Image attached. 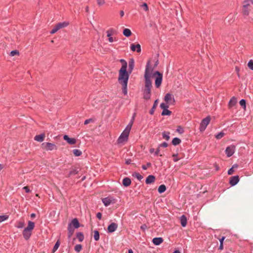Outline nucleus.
Here are the masks:
<instances>
[{
  "label": "nucleus",
  "instance_id": "1",
  "mask_svg": "<svg viewBox=\"0 0 253 253\" xmlns=\"http://www.w3.org/2000/svg\"><path fill=\"white\" fill-rule=\"evenodd\" d=\"M155 77V85L157 88L161 85L163 81V74L159 71L153 72V69L150 67V61L147 63L144 72V89L143 90V98L149 100L151 98V88L152 87V79Z\"/></svg>",
  "mask_w": 253,
  "mask_h": 253
},
{
  "label": "nucleus",
  "instance_id": "2",
  "mask_svg": "<svg viewBox=\"0 0 253 253\" xmlns=\"http://www.w3.org/2000/svg\"><path fill=\"white\" fill-rule=\"evenodd\" d=\"M122 66L119 71L118 82L122 85V91L124 95L127 94V85L129 74L127 72V62L123 59L120 60Z\"/></svg>",
  "mask_w": 253,
  "mask_h": 253
},
{
  "label": "nucleus",
  "instance_id": "3",
  "mask_svg": "<svg viewBox=\"0 0 253 253\" xmlns=\"http://www.w3.org/2000/svg\"><path fill=\"white\" fill-rule=\"evenodd\" d=\"M253 6V0H244L242 2V12L244 15L248 16Z\"/></svg>",
  "mask_w": 253,
  "mask_h": 253
},
{
  "label": "nucleus",
  "instance_id": "4",
  "mask_svg": "<svg viewBox=\"0 0 253 253\" xmlns=\"http://www.w3.org/2000/svg\"><path fill=\"white\" fill-rule=\"evenodd\" d=\"M130 131V130L126 127L125 130L123 131V132L118 138L117 140L118 143H122L124 142L127 141Z\"/></svg>",
  "mask_w": 253,
  "mask_h": 253
},
{
  "label": "nucleus",
  "instance_id": "5",
  "mask_svg": "<svg viewBox=\"0 0 253 253\" xmlns=\"http://www.w3.org/2000/svg\"><path fill=\"white\" fill-rule=\"evenodd\" d=\"M211 121V118L210 116H208L201 121L199 129L201 131H204L207 126L209 124Z\"/></svg>",
  "mask_w": 253,
  "mask_h": 253
},
{
  "label": "nucleus",
  "instance_id": "6",
  "mask_svg": "<svg viewBox=\"0 0 253 253\" xmlns=\"http://www.w3.org/2000/svg\"><path fill=\"white\" fill-rule=\"evenodd\" d=\"M165 101L169 105H173L175 103V99L172 94L168 93L164 97Z\"/></svg>",
  "mask_w": 253,
  "mask_h": 253
},
{
  "label": "nucleus",
  "instance_id": "7",
  "mask_svg": "<svg viewBox=\"0 0 253 253\" xmlns=\"http://www.w3.org/2000/svg\"><path fill=\"white\" fill-rule=\"evenodd\" d=\"M42 147L45 149L46 150L51 151L54 149H56V145L51 143L49 142H44L42 144Z\"/></svg>",
  "mask_w": 253,
  "mask_h": 253
},
{
  "label": "nucleus",
  "instance_id": "8",
  "mask_svg": "<svg viewBox=\"0 0 253 253\" xmlns=\"http://www.w3.org/2000/svg\"><path fill=\"white\" fill-rule=\"evenodd\" d=\"M235 151V146L231 145L228 146L225 150V153L228 157H230L233 155Z\"/></svg>",
  "mask_w": 253,
  "mask_h": 253
},
{
  "label": "nucleus",
  "instance_id": "9",
  "mask_svg": "<svg viewBox=\"0 0 253 253\" xmlns=\"http://www.w3.org/2000/svg\"><path fill=\"white\" fill-rule=\"evenodd\" d=\"M102 202L105 206L107 207L111 203H115V199L111 197H107L102 199Z\"/></svg>",
  "mask_w": 253,
  "mask_h": 253
},
{
  "label": "nucleus",
  "instance_id": "10",
  "mask_svg": "<svg viewBox=\"0 0 253 253\" xmlns=\"http://www.w3.org/2000/svg\"><path fill=\"white\" fill-rule=\"evenodd\" d=\"M239 181V177L238 175L233 176L230 177L229 180L230 184L233 186L236 185Z\"/></svg>",
  "mask_w": 253,
  "mask_h": 253
},
{
  "label": "nucleus",
  "instance_id": "11",
  "mask_svg": "<svg viewBox=\"0 0 253 253\" xmlns=\"http://www.w3.org/2000/svg\"><path fill=\"white\" fill-rule=\"evenodd\" d=\"M130 49L132 51H136L137 52H141V46L139 43H137L135 44L134 43H132L130 45Z\"/></svg>",
  "mask_w": 253,
  "mask_h": 253
},
{
  "label": "nucleus",
  "instance_id": "12",
  "mask_svg": "<svg viewBox=\"0 0 253 253\" xmlns=\"http://www.w3.org/2000/svg\"><path fill=\"white\" fill-rule=\"evenodd\" d=\"M63 139L71 145L75 144L76 143V139L75 138H70L67 135H64Z\"/></svg>",
  "mask_w": 253,
  "mask_h": 253
},
{
  "label": "nucleus",
  "instance_id": "13",
  "mask_svg": "<svg viewBox=\"0 0 253 253\" xmlns=\"http://www.w3.org/2000/svg\"><path fill=\"white\" fill-rule=\"evenodd\" d=\"M118 225L115 223H112L108 226V232L112 233L114 232L117 228Z\"/></svg>",
  "mask_w": 253,
  "mask_h": 253
},
{
  "label": "nucleus",
  "instance_id": "14",
  "mask_svg": "<svg viewBox=\"0 0 253 253\" xmlns=\"http://www.w3.org/2000/svg\"><path fill=\"white\" fill-rule=\"evenodd\" d=\"M32 235V231L28 230L26 229H24L23 231V236L25 240H28Z\"/></svg>",
  "mask_w": 253,
  "mask_h": 253
},
{
  "label": "nucleus",
  "instance_id": "15",
  "mask_svg": "<svg viewBox=\"0 0 253 253\" xmlns=\"http://www.w3.org/2000/svg\"><path fill=\"white\" fill-rule=\"evenodd\" d=\"M134 60L133 59H131L129 61L128 69V71H127L129 75L131 73V72L134 68Z\"/></svg>",
  "mask_w": 253,
  "mask_h": 253
},
{
  "label": "nucleus",
  "instance_id": "16",
  "mask_svg": "<svg viewBox=\"0 0 253 253\" xmlns=\"http://www.w3.org/2000/svg\"><path fill=\"white\" fill-rule=\"evenodd\" d=\"M163 241L161 237H155L153 239L152 242L155 245L158 246L163 243Z\"/></svg>",
  "mask_w": 253,
  "mask_h": 253
},
{
  "label": "nucleus",
  "instance_id": "17",
  "mask_svg": "<svg viewBox=\"0 0 253 253\" xmlns=\"http://www.w3.org/2000/svg\"><path fill=\"white\" fill-rule=\"evenodd\" d=\"M155 177L153 175H149L146 178L145 182L147 184H150L153 183L155 181Z\"/></svg>",
  "mask_w": 253,
  "mask_h": 253
},
{
  "label": "nucleus",
  "instance_id": "18",
  "mask_svg": "<svg viewBox=\"0 0 253 253\" xmlns=\"http://www.w3.org/2000/svg\"><path fill=\"white\" fill-rule=\"evenodd\" d=\"M68 25H69L68 22L64 21L63 22L58 23L55 26H56L58 30H59L60 29H62V28L67 27Z\"/></svg>",
  "mask_w": 253,
  "mask_h": 253
},
{
  "label": "nucleus",
  "instance_id": "19",
  "mask_svg": "<svg viewBox=\"0 0 253 253\" xmlns=\"http://www.w3.org/2000/svg\"><path fill=\"white\" fill-rule=\"evenodd\" d=\"M74 232V229L71 226V224H69L68 227V235L69 238H70L72 237Z\"/></svg>",
  "mask_w": 253,
  "mask_h": 253
},
{
  "label": "nucleus",
  "instance_id": "20",
  "mask_svg": "<svg viewBox=\"0 0 253 253\" xmlns=\"http://www.w3.org/2000/svg\"><path fill=\"white\" fill-rule=\"evenodd\" d=\"M45 135L44 134L42 133L39 135H37L35 137V140L37 141L42 142L43 141Z\"/></svg>",
  "mask_w": 253,
  "mask_h": 253
},
{
  "label": "nucleus",
  "instance_id": "21",
  "mask_svg": "<svg viewBox=\"0 0 253 253\" xmlns=\"http://www.w3.org/2000/svg\"><path fill=\"white\" fill-rule=\"evenodd\" d=\"M180 223L182 227H184L187 224V218L184 215H182L180 218Z\"/></svg>",
  "mask_w": 253,
  "mask_h": 253
},
{
  "label": "nucleus",
  "instance_id": "22",
  "mask_svg": "<svg viewBox=\"0 0 253 253\" xmlns=\"http://www.w3.org/2000/svg\"><path fill=\"white\" fill-rule=\"evenodd\" d=\"M70 224H71V226H74V228H78L80 227V223L77 218L73 219Z\"/></svg>",
  "mask_w": 253,
  "mask_h": 253
},
{
  "label": "nucleus",
  "instance_id": "23",
  "mask_svg": "<svg viewBox=\"0 0 253 253\" xmlns=\"http://www.w3.org/2000/svg\"><path fill=\"white\" fill-rule=\"evenodd\" d=\"M35 227V223L34 222L31 221H29L28 222V226L27 227L25 228V229H26L28 230L32 231V230Z\"/></svg>",
  "mask_w": 253,
  "mask_h": 253
},
{
  "label": "nucleus",
  "instance_id": "24",
  "mask_svg": "<svg viewBox=\"0 0 253 253\" xmlns=\"http://www.w3.org/2000/svg\"><path fill=\"white\" fill-rule=\"evenodd\" d=\"M131 184V180L128 177H125L123 180V184L126 187H127Z\"/></svg>",
  "mask_w": 253,
  "mask_h": 253
},
{
  "label": "nucleus",
  "instance_id": "25",
  "mask_svg": "<svg viewBox=\"0 0 253 253\" xmlns=\"http://www.w3.org/2000/svg\"><path fill=\"white\" fill-rule=\"evenodd\" d=\"M158 99H156L154 101L153 105L152 108L151 109V110L149 111V113L151 115H153L154 114L155 110V109H156V108L157 107V106L158 105Z\"/></svg>",
  "mask_w": 253,
  "mask_h": 253
},
{
  "label": "nucleus",
  "instance_id": "26",
  "mask_svg": "<svg viewBox=\"0 0 253 253\" xmlns=\"http://www.w3.org/2000/svg\"><path fill=\"white\" fill-rule=\"evenodd\" d=\"M170 132L169 131H164L162 133L163 138L166 139V140H169L170 138Z\"/></svg>",
  "mask_w": 253,
  "mask_h": 253
},
{
  "label": "nucleus",
  "instance_id": "27",
  "mask_svg": "<svg viewBox=\"0 0 253 253\" xmlns=\"http://www.w3.org/2000/svg\"><path fill=\"white\" fill-rule=\"evenodd\" d=\"M237 103V99L235 97H233L230 100L229 102V106L230 107H232L235 105V104Z\"/></svg>",
  "mask_w": 253,
  "mask_h": 253
},
{
  "label": "nucleus",
  "instance_id": "28",
  "mask_svg": "<svg viewBox=\"0 0 253 253\" xmlns=\"http://www.w3.org/2000/svg\"><path fill=\"white\" fill-rule=\"evenodd\" d=\"M134 119H135V114H133V116L131 118V120L130 121L129 123H128V124L126 126V127L129 130H131V128L132 127V125L134 122Z\"/></svg>",
  "mask_w": 253,
  "mask_h": 253
},
{
  "label": "nucleus",
  "instance_id": "29",
  "mask_svg": "<svg viewBox=\"0 0 253 253\" xmlns=\"http://www.w3.org/2000/svg\"><path fill=\"white\" fill-rule=\"evenodd\" d=\"M181 142V141L179 138L175 137L172 139L171 143L173 145L176 146L179 144Z\"/></svg>",
  "mask_w": 253,
  "mask_h": 253
},
{
  "label": "nucleus",
  "instance_id": "30",
  "mask_svg": "<svg viewBox=\"0 0 253 253\" xmlns=\"http://www.w3.org/2000/svg\"><path fill=\"white\" fill-rule=\"evenodd\" d=\"M77 238L80 242H82L84 240V235L82 232H78L77 233Z\"/></svg>",
  "mask_w": 253,
  "mask_h": 253
},
{
  "label": "nucleus",
  "instance_id": "31",
  "mask_svg": "<svg viewBox=\"0 0 253 253\" xmlns=\"http://www.w3.org/2000/svg\"><path fill=\"white\" fill-rule=\"evenodd\" d=\"M123 34L126 37H129L131 34V31L128 29H125L123 31Z\"/></svg>",
  "mask_w": 253,
  "mask_h": 253
},
{
  "label": "nucleus",
  "instance_id": "32",
  "mask_svg": "<svg viewBox=\"0 0 253 253\" xmlns=\"http://www.w3.org/2000/svg\"><path fill=\"white\" fill-rule=\"evenodd\" d=\"M25 226V223L23 221H19L15 224V227L17 228H23Z\"/></svg>",
  "mask_w": 253,
  "mask_h": 253
},
{
  "label": "nucleus",
  "instance_id": "33",
  "mask_svg": "<svg viewBox=\"0 0 253 253\" xmlns=\"http://www.w3.org/2000/svg\"><path fill=\"white\" fill-rule=\"evenodd\" d=\"M166 190V187L165 185H161L158 189L159 193H162Z\"/></svg>",
  "mask_w": 253,
  "mask_h": 253
},
{
  "label": "nucleus",
  "instance_id": "34",
  "mask_svg": "<svg viewBox=\"0 0 253 253\" xmlns=\"http://www.w3.org/2000/svg\"><path fill=\"white\" fill-rule=\"evenodd\" d=\"M93 238L95 241H97L99 240V233L97 230L94 231Z\"/></svg>",
  "mask_w": 253,
  "mask_h": 253
},
{
  "label": "nucleus",
  "instance_id": "35",
  "mask_svg": "<svg viewBox=\"0 0 253 253\" xmlns=\"http://www.w3.org/2000/svg\"><path fill=\"white\" fill-rule=\"evenodd\" d=\"M83 247L81 244L76 245L75 246L74 250L77 253H79L82 250Z\"/></svg>",
  "mask_w": 253,
  "mask_h": 253
},
{
  "label": "nucleus",
  "instance_id": "36",
  "mask_svg": "<svg viewBox=\"0 0 253 253\" xmlns=\"http://www.w3.org/2000/svg\"><path fill=\"white\" fill-rule=\"evenodd\" d=\"M73 153L76 156H80L82 154V151L79 149H74L73 150Z\"/></svg>",
  "mask_w": 253,
  "mask_h": 253
},
{
  "label": "nucleus",
  "instance_id": "37",
  "mask_svg": "<svg viewBox=\"0 0 253 253\" xmlns=\"http://www.w3.org/2000/svg\"><path fill=\"white\" fill-rule=\"evenodd\" d=\"M171 112L168 109H164L162 112V115L165 116H169L171 114Z\"/></svg>",
  "mask_w": 253,
  "mask_h": 253
},
{
  "label": "nucleus",
  "instance_id": "38",
  "mask_svg": "<svg viewBox=\"0 0 253 253\" xmlns=\"http://www.w3.org/2000/svg\"><path fill=\"white\" fill-rule=\"evenodd\" d=\"M8 217L9 216L6 214L0 215V223L6 220Z\"/></svg>",
  "mask_w": 253,
  "mask_h": 253
},
{
  "label": "nucleus",
  "instance_id": "39",
  "mask_svg": "<svg viewBox=\"0 0 253 253\" xmlns=\"http://www.w3.org/2000/svg\"><path fill=\"white\" fill-rule=\"evenodd\" d=\"M133 176L136 177L137 179L139 180H141L143 178V176L140 174L139 173L137 172H134L132 174Z\"/></svg>",
  "mask_w": 253,
  "mask_h": 253
},
{
  "label": "nucleus",
  "instance_id": "40",
  "mask_svg": "<svg viewBox=\"0 0 253 253\" xmlns=\"http://www.w3.org/2000/svg\"><path fill=\"white\" fill-rule=\"evenodd\" d=\"M59 246H60V242L59 241H57L56 242L55 244L54 245V246L53 248V249H52L53 252H55L56 251H57V250L59 248Z\"/></svg>",
  "mask_w": 253,
  "mask_h": 253
},
{
  "label": "nucleus",
  "instance_id": "41",
  "mask_svg": "<svg viewBox=\"0 0 253 253\" xmlns=\"http://www.w3.org/2000/svg\"><path fill=\"white\" fill-rule=\"evenodd\" d=\"M78 173V170L77 169H73L71 170L69 173V176L72 175H75Z\"/></svg>",
  "mask_w": 253,
  "mask_h": 253
},
{
  "label": "nucleus",
  "instance_id": "42",
  "mask_svg": "<svg viewBox=\"0 0 253 253\" xmlns=\"http://www.w3.org/2000/svg\"><path fill=\"white\" fill-rule=\"evenodd\" d=\"M151 164L149 162L147 163L146 165H142V169L143 170H146L148 168L151 167Z\"/></svg>",
  "mask_w": 253,
  "mask_h": 253
},
{
  "label": "nucleus",
  "instance_id": "43",
  "mask_svg": "<svg viewBox=\"0 0 253 253\" xmlns=\"http://www.w3.org/2000/svg\"><path fill=\"white\" fill-rule=\"evenodd\" d=\"M224 135V133L222 132H220L215 135V138L217 139L221 138Z\"/></svg>",
  "mask_w": 253,
  "mask_h": 253
},
{
  "label": "nucleus",
  "instance_id": "44",
  "mask_svg": "<svg viewBox=\"0 0 253 253\" xmlns=\"http://www.w3.org/2000/svg\"><path fill=\"white\" fill-rule=\"evenodd\" d=\"M239 103L242 107L246 108V100L245 99H241Z\"/></svg>",
  "mask_w": 253,
  "mask_h": 253
},
{
  "label": "nucleus",
  "instance_id": "45",
  "mask_svg": "<svg viewBox=\"0 0 253 253\" xmlns=\"http://www.w3.org/2000/svg\"><path fill=\"white\" fill-rule=\"evenodd\" d=\"M172 157H173V161L175 162H177L178 160H179L181 158L178 157L177 154H173Z\"/></svg>",
  "mask_w": 253,
  "mask_h": 253
},
{
  "label": "nucleus",
  "instance_id": "46",
  "mask_svg": "<svg viewBox=\"0 0 253 253\" xmlns=\"http://www.w3.org/2000/svg\"><path fill=\"white\" fill-rule=\"evenodd\" d=\"M160 107L163 110L164 109H168L169 108V106L164 103H162L160 104Z\"/></svg>",
  "mask_w": 253,
  "mask_h": 253
},
{
  "label": "nucleus",
  "instance_id": "47",
  "mask_svg": "<svg viewBox=\"0 0 253 253\" xmlns=\"http://www.w3.org/2000/svg\"><path fill=\"white\" fill-rule=\"evenodd\" d=\"M18 54H19V52L16 50H12L10 52V55L11 56H14L15 55H18Z\"/></svg>",
  "mask_w": 253,
  "mask_h": 253
},
{
  "label": "nucleus",
  "instance_id": "48",
  "mask_svg": "<svg viewBox=\"0 0 253 253\" xmlns=\"http://www.w3.org/2000/svg\"><path fill=\"white\" fill-rule=\"evenodd\" d=\"M248 66L250 69L253 70V61L252 60H250L249 61L248 63Z\"/></svg>",
  "mask_w": 253,
  "mask_h": 253
},
{
  "label": "nucleus",
  "instance_id": "49",
  "mask_svg": "<svg viewBox=\"0 0 253 253\" xmlns=\"http://www.w3.org/2000/svg\"><path fill=\"white\" fill-rule=\"evenodd\" d=\"M168 146V144L167 142H164L163 143H162L161 144H160L158 146L159 147H164V148H166V147H167Z\"/></svg>",
  "mask_w": 253,
  "mask_h": 253
},
{
  "label": "nucleus",
  "instance_id": "50",
  "mask_svg": "<svg viewBox=\"0 0 253 253\" xmlns=\"http://www.w3.org/2000/svg\"><path fill=\"white\" fill-rule=\"evenodd\" d=\"M160 147H159L158 146V148L157 149L156 151H155V153H154V155L155 156H162V154H160Z\"/></svg>",
  "mask_w": 253,
  "mask_h": 253
},
{
  "label": "nucleus",
  "instance_id": "51",
  "mask_svg": "<svg viewBox=\"0 0 253 253\" xmlns=\"http://www.w3.org/2000/svg\"><path fill=\"white\" fill-rule=\"evenodd\" d=\"M58 31L57 28L56 27V26H55L54 27V28L52 29V30L50 31V34H53L54 33H55L56 32H57Z\"/></svg>",
  "mask_w": 253,
  "mask_h": 253
},
{
  "label": "nucleus",
  "instance_id": "52",
  "mask_svg": "<svg viewBox=\"0 0 253 253\" xmlns=\"http://www.w3.org/2000/svg\"><path fill=\"white\" fill-rule=\"evenodd\" d=\"M97 3L99 6L102 5L105 3V0H97Z\"/></svg>",
  "mask_w": 253,
  "mask_h": 253
},
{
  "label": "nucleus",
  "instance_id": "53",
  "mask_svg": "<svg viewBox=\"0 0 253 253\" xmlns=\"http://www.w3.org/2000/svg\"><path fill=\"white\" fill-rule=\"evenodd\" d=\"M93 122V119H87L84 122V125H87L89 123H90V122Z\"/></svg>",
  "mask_w": 253,
  "mask_h": 253
},
{
  "label": "nucleus",
  "instance_id": "54",
  "mask_svg": "<svg viewBox=\"0 0 253 253\" xmlns=\"http://www.w3.org/2000/svg\"><path fill=\"white\" fill-rule=\"evenodd\" d=\"M234 172V169H233V168H231L230 169H228V174L229 175H231L233 174Z\"/></svg>",
  "mask_w": 253,
  "mask_h": 253
},
{
  "label": "nucleus",
  "instance_id": "55",
  "mask_svg": "<svg viewBox=\"0 0 253 253\" xmlns=\"http://www.w3.org/2000/svg\"><path fill=\"white\" fill-rule=\"evenodd\" d=\"M142 6L144 8V9L145 10H147L148 9V6H147V5L146 3H144L142 5Z\"/></svg>",
  "mask_w": 253,
  "mask_h": 253
},
{
  "label": "nucleus",
  "instance_id": "56",
  "mask_svg": "<svg viewBox=\"0 0 253 253\" xmlns=\"http://www.w3.org/2000/svg\"><path fill=\"white\" fill-rule=\"evenodd\" d=\"M23 189L25 190V192L27 193H28L30 192L29 188L27 186H25L23 188Z\"/></svg>",
  "mask_w": 253,
  "mask_h": 253
},
{
  "label": "nucleus",
  "instance_id": "57",
  "mask_svg": "<svg viewBox=\"0 0 253 253\" xmlns=\"http://www.w3.org/2000/svg\"><path fill=\"white\" fill-rule=\"evenodd\" d=\"M177 131L179 132L180 133H182L183 132V130L180 126H179L177 129Z\"/></svg>",
  "mask_w": 253,
  "mask_h": 253
},
{
  "label": "nucleus",
  "instance_id": "58",
  "mask_svg": "<svg viewBox=\"0 0 253 253\" xmlns=\"http://www.w3.org/2000/svg\"><path fill=\"white\" fill-rule=\"evenodd\" d=\"M96 217L97 218H98L99 219H100L102 217V214L101 212H98L97 214H96Z\"/></svg>",
  "mask_w": 253,
  "mask_h": 253
},
{
  "label": "nucleus",
  "instance_id": "59",
  "mask_svg": "<svg viewBox=\"0 0 253 253\" xmlns=\"http://www.w3.org/2000/svg\"><path fill=\"white\" fill-rule=\"evenodd\" d=\"M112 34L111 33V31H107V36L108 38L112 37Z\"/></svg>",
  "mask_w": 253,
  "mask_h": 253
},
{
  "label": "nucleus",
  "instance_id": "60",
  "mask_svg": "<svg viewBox=\"0 0 253 253\" xmlns=\"http://www.w3.org/2000/svg\"><path fill=\"white\" fill-rule=\"evenodd\" d=\"M140 228L143 230H145L147 228V225L146 224H143L140 226Z\"/></svg>",
  "mask_w": 253,
  "mask_h": 253
},
{
  "label": "nucleus",
  "instance_id": "61",
  "mask_svg": "<svg viewBox=\"0 0 253 253\" xmlns=\"http://www.w3.org/2000/svg\"><path fill=\"white\" fill-rule=\"evenodd\" d=\"M131 163V160L130 159H128L126 160V164L127 165H129Z\"/></svg>",
  "mask_w": 253,
  "mask_h": 253
},
{
  "label": "nucleus",
  "instance_id": "62",
  "mask_svg": "<svg viewBox=\"0 0 253 253\" xmlns=\"http://www.w3.org/2000/svg\"><path fill=\"white\" fill-rule=\"evenodd\" d=\"M225 239V237H222L220 240H219V242H220V243L221 244H223V241Z\"/></svg>",
  "mask_w": 253,
  "mask_h": 253
},
{
  "label": "nucleus",
  "instance_id": "63",
  "mask_svg": "<svg viewBox=\"0 0 253 253\" xmlns=\"http://www.w3.org/2000/svg\"><path fill=\"white\" fill-rule=\"evenodd\" d=\"M108 41L110 42H112L114 41L113 37H110L108 38Z\"/></svg>",
  "mask_w": 253,
  "mask_h": 253
},
{
  "label": "nucleus",
  "instance_id": "64",
  "mask_svg": "<svg viewBox=\"0 0 253 253\" xmlns=\"http://www.w3.org/2000/svg\"><path fill=\"white\" fill-rule=\"evenodd\" d=\"M150 153H155V149L154 148H151L149 150Z\"/></svg>",
  "mask_w": 253,
  "mask_h": 253
}]
</instances>
